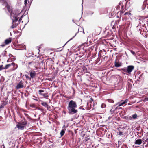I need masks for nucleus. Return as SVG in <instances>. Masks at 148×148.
<instances>
[{
    "instance_id": "nucleus-23",
    "label": "nucleus",
    "mask_w": 148,
    "mask_h": 148,
    "mask_svg": "<svg viewBox=\"0 0 148 148\" xmlns=\"http://www.w3.org/2000/svg\"><path fill=\"white\" fill-rule=\"evenodd\" d=\"M130 52H131V53L134 56H136V53L135 52L133 51V50H130Z\"/></svg>"
},
{
    "instance_id": "nucleus-57",
    "label": "nucleus",
    "mask_w": 148,
    "mask_h": 148,
    "mask_svg": "<svg viewBox=\"0 0 148 148\" xmlns=\"http://www.w3.org/2000/svg\"><path fill=\"white\" fill-rule=\"evenodd\" d=\"M93 13V12H92L91 14H92Z\"/></svg>"
},
{
    "instance_id": "nucleus-20",
    "label": "nucleus",
    "mask_w": 148,
    "mask_h": 148,
    "mask_svg": "<svg viewBox=\"0 0 148 148\" xmlns=\"http://www.w3.org/2000/svg\"><path fill=\"white\" fill-rule=\"evenodd\" d=\"M47 93H43L42 94H41V95L43 96L45 98H47L49 96L47 95Z\"/></svg>"
},
{
    "instance_id": "nucleus-51",
    "label": "nucleus",
    "mask_w": 148,
    "mask_h": 148,
    "mask_svg": "<svg viewBox=\"0 0 148 148\" xmlns=\"http://www.w3.org/2000/svg\"><path fill=\"white\" fill-rule=\"evenodd\" d=\"M28 22L29 21V18L28 16Z\"/></svg>"
},
{
    "instance_id": "nucleus-6",
    "label": "nucleus",
    "mask_w": 148,
    "mask_h": 148,
    "mask_svg": "<svg viewBox=\"0 0 148 148\" xmlns=\"http://www.w3.org/2000/svg\"><path fill=\"white\" fill-rule=\"evenodd\" d=\"M114 65L115 67H121L122 66V64L120 62L116 61V60H115L114 62Z\"/></svg>"
},
{
    "instance_id": "nucleus-33",
    "label": "nucleus",
    "mask_w": 148,
    "mask_h": 148,
    "mask_svg": "<svg viewBox=\"0 0 148 148\" xmlns=\"http://www.w3.org/2000/svg\"><path fill=\"white\" fill-rule=\"evenodd\" d=\"M46 108H47L48 110H49V109L51 108L50 106L48 105H47V106L46 107Z\"/></svg>"
},
{
    "instance_id": "nucleus-39",
    "label": "nucleus",
    "mask_w": 148,
    "mask_h": 148,
    "mask_svg": "<svg viewBox=\"0 0 148 148\" xmlns=\"http://www.w3.org/2000/svg\"><path fill=\"white\" fill-rule=\"evenodd\" d=\"M109 102H110V103H113L114 102V101L113 100H110L109 101Z\"/></svg>"
},
{
    "instance_id": "nucleus-28",
    "label": "nucleus",
    "mask_w": 148,
    "mask_h": 148,
    "mask_svg": "<svg viewBox=\"0 0 148 148\" xmlns=\"http://www.w3.org/2000/svg\"><path fill=\"white\" fill-rule=\"evenodd\" d=\"M122 71L126 72V68L125 67H124L123 68L121 69V72Z\"/></svg>"
},
{
    "instance_id": "nucleus-47",
    "label": "nucleus",
    "mask_w": 148,
    "mask_h": 148,
    "mask_svg": "<svg viewBox=\"0 0 148 148\" xmlns=\"http://www.w3.org/2000/svg\"><path fill=\"white\" fill-rule=\"evenodd\" d=\"M65 128V125H64L63 126V127L62 128H63V129H64Z\"/></svg>"
},
{
    "instance_id": "nucleus-44",
    "label": "nucleus",
    "mask_w": 148,
    "mask_h": 148,
    "mask_svg": "<svg viewBox=\"0 0 148 148\" xmlns=\"http://www.w3.org/2000/svg\"><path fill=\"white\" fill-rule=\"evenodd\" d=\"M10 60V58H9L8 60L7 61V62H10V61H9V60Z\"/></svg>"
},
{
    "instance_id": "nucleus-7",
    "label": "nucleus",
    "mask_w": 148,
    "mask_h": 148,
    "mask_svg": "<svg viewBox=\"0 0 148 148\" xmlns=\"http://www.w3.org/2000/svg\"><path fill=\"white\" fill-rule=\"evenodd\" d=\"M16 127L18 128V129L21 130H23L24 129V127L22 124H21L19 123H18V124L16 125Z\"/></svg>"
},
{
    "instance_id": "nucleus-41",
    "label": "nucleus",
    "mask_w": 148,
    "mask_h": 148,
    "mask_svg": "<svg viewBox=\"0 0 148 148\" xmlns=\"http://www.w3.org/2000/svg\"><path fill=\"white\" fill-rule=\"evenodd\" d=\"M18 23H18L17 24L16 23H14V25L15 27H16L17 26V25H18Z\"/></svg>"
},
{
    "instance_id": "nucleus-35",
    "label": "nucleus",
    "mask_w": 148,
    "mask_h": 148,
    "mask_svg": "<svg viewBox=\"0 0 148 148\" xmlns=\"http://www.w3.org/2000/svg\"><path fill=\"white\" fill-rule=\"evenodd\" d=\"M131 13L130 12H126L124 14V15H130V14Z\"/></svg>"
},
{
    "instance_id": "nucleus-24",
    "label": "nucleus",
    "mask_w": 148,
    "mask_h": 148,
    "mask_svg": "<svg viewBox=\"0 0 148 148\" xmlns=\"http://www.w3.org/2000/svg\"><path fill=\"white\" fill-rule=\"evenodd\" d=\"M96 0H89V2L90 3H95Z\"/></svg>"
},
{
    "instance_id": "nucleus-11",
    "label": "nucleus",
    "mask_w": 148,
    "mask_h": 148,
    "mask_svg": "<svg viewBox=\"0 0 148 148\" xmlns=\"http://www.w3.org/2000/svg\"><path fill=\"white\" fill-rule=\"evenodd\" d=\"M30 106L31 107H32V108H36V109H38V110H40L42 111H43V109H41L40 108H39V107H36L35 105L34 104H30Z\"/></svg>"
},
{
    "instance_id": "nucleus-61",
    "label": "nucleus",
    "mask_w": 148,
    "mask_h": 148,
    "mask_svg": "<svg viewBox=\"0 0 148 148\" xmlns=\"http://www.w3.org/2000/svg\"><path fill=\"white\" fill-rule=\"evenodd\" d=\"M5 53H6V51H5Z\"/></svg>"
},
{
    "instance_id": "nucleus-17",
    "label": "nucleus",
    "mask_w": 148,
    "mask_h": 148,
    "mask_svg": "<svg viewBox=\"0 0 148 148\" xmlns=\"http://www.w3.org/2000/svg\"><path fill=\"white\" fill-rule=\"evenodd\" d=\"M65 131V130L64 129H63L61 131L60 134L61 137L64 134Z\"/></svg>"
},
{
    "instance_id": "nucleus-1",
    "label": "nucleus",
    "mask_w": 148,
    "mask_h": 148,
    "mask_svg": "<svg viewBox=\"0 0 148 148\" xmlns=\"http://www.w3.org/2000/svg\"><path fill=\"white\" fill-rule=\"evenodd\" d=\"M77 107V105L75 101L72 100L70 101L67 107L69 114L70 115H73L77 113L78 111L76 109Z\"/></svg>"
},
{
    "instance_id": "nucleus-36",
    "label": "nucleus",
    "mask_w": 148,
    "mask_h": 148,
    "mask_svg": "<svg viewBox=\"0 0 148 148\" xmlns=\"http://www.w3.org/2000/svg\"><path fill=\"white\" fill-rule=\"evenodd\" d=\"M28 0H25L24 4L25 5H26L27 4Z\"/></svg>"
},
{
    "instance_id": "nucleus-22",
    "label": "nucleus",
    "mask_w": 148,
    "mask_h": 148,
    "mask_svg": "<svg viewBox=\"0 0 148 148\" xmlns=\"http://www.w3.org/2000/svg\"><path fill=\"white\" fill-rule=\"evenodd\" d=\"M5 105L3 103H2L1 105H0V111L2 110V108L4 107Z\"/></svg>"
},
{
    "instance_id": "nucleus-4",
    "label": "nucleus",
    "mask_w": 148,
    "mask_h": 148,
    "mask_svg": "<svg viewBox=\"0 0 148 148\" xmlns=\"http://www.w3.org/2000/svg\"><path fill=\"white\" fill-rule=\"evenodd\" d=\"M23 82L21 80L18 84L16 86V89L22 88L23 87Z\"/></svg>"
},
{
    "instance_id": "nucleus-49",
    "label": "nucleus",
    "mask_w": 148,
    "mask_h": 148,
    "mask_svg": "<svg viewBox=\"0 0 148 148\" xmlns=\"http://www.w3.org/2000/svg\"><path fill=\"white\" fill-rule=\"evenodd\" d=\"M11 57H15V56H13V55H11Z\"/></svg>"
},
{
    "instance_id": "nucleus-13",
    "label": "nucleus",
    "mask_w": 148,
    "mask_h": 148,
    "mask_svg": "<svg viewBox=\"0 0 148 148\" xmlns=\"http://www.w3.org/2000/svg\"><path fill=\"white\" fill-rule=\"evenodd\" d=\"M7 9L9 12L10 13V14L13 12H14V14H18V15L19 14V13H18V12L17 13V12H16L15 11H13L12 12L10 10H11L10 9V7L9 6L7 7Z\"/></svg>"
},
{
    "instance_id": "nucleus-14",
    "label": "nucleus",
    "mask_w": 148,
    "mask_h": 148,
    "mask_svg": "<svg viewBox=\"0 0 148 148\" xmlns=\"http://www.w3.org/2000/svg\"><path fill=\"white\" fill-rule=\"evenodd\" d=\"M12 66L13 67V69H12V70H14L16 69L18 67L17 64H15L14 63V64H12Z\"/></svg>"
},
{
    "instance_id": "nucleus-30",
    "label": "nucleus",
    "mask_w": 148,
    "mask_h": 148,
    "mask_svg": "<svg viewBox=\"0 0 148 148\" xmlns=\"http://www.w3.org/2000/svg\"><path fill=\"white\" fill-rule=\"evenodd\" d=\"M44 91L43 90H40L38 91L40 95H41V94H42L43 93H41V92H44Z\"/></svg>"
},
{
    "instance_id": "nucleus-2",
    "label": "nucleus",
    "mask_w": 148,
    "mask_h": 148,
    "mask_svg": "<svg viewBox=\"0 0 148 148\" xmlns=\"http://www.w3.org/2000/svg\"><path fill=\"white\" fill-rule=\"evenodd\" d=\"M18 14H14V12L11 14V18L12 21L13 25L11 26V28H14L15 27L14 23L16 22L18 20Z\"/></svg>"
},
{
    "instance_id": "nucleus-59",
    "label": "nucleus",
    "mask_w": 148,
    "mask_h": 148,
    "mask_svg": "<svg viewBox=\"0 0 148 148\" xmlns=\"http://www.w3.org/2000/svg\"><path fill=\"white\" fill-rule=\"evenodd\" d=\"M122 73H123V74H125V73H123V72H122Z\"/></svg>"
},
{
    "instance_id": "nucleus-34",
    "label": "nucleus",
    "mask_w": 148,
    "mask_h": 148,
    "mask_svg": "<svg viewBox=\"0 0 148 148\" xmlns=\"http://www.w3.org/2000/svg\"><path fill=\"white\" fill-rule=\"evenodd\" d=\"M119 135L121 136L123 135V132L121 131H119Z\"/></svg>"
},
{
    "instance_id": "nucleus-64",
    "label": "nucleus",
    "mask_w": 148,
    "mask_h": 148,
    "mask_svg": "<svg viewBox=\"0 0 148 148\" xmlns=\"http://www.w3.org/2000/svg\"><path fill=\"white\" fill-rule=\"evenodd\" d=\"M83 33L84 34V31H83Z\"/></svg>"
},
{
    "instance_id": "nucleus-18",
    "label": "nucleus",
    "mask_w": 148,
    "mask_h": 148,
    "mask_svg": "<svg viewBox=\"0 0 148 148\" xmlns=\"http://www.w3.org/2000/svg\"><path fill=\"white\" fill-rule=\"evenodd\" d=\"M26 56L27 58H31L33 60H34V57L33 56L31 55L30 53L29 54H27Z\"/></svg>"
},
{
    "instance_id": "nucleus-12",
    "label": "nucleus",
    "mask_w": 148,
    "mask_h": 148,
    "mask_svg": "<svg viewBox=\"0 0 148 148\" xmlns=\"http://www.w3.org/2000/svg\"><path fill=\"white\" fill-rule=\"evenodd\" d=\"M0 2L2 3V5H5L6 6L8 5V3L6 1V0H0Z\"/></svg>"
},
{
    "instance_id": "nucleus-52",
    "label": "nucleus",
    "mask_w": 148,
    "mask_h": 148,
    "mask_svg": "<svg viewBox=\"0 0 148 148\" xmlns=\"http://www.w3.org/2000/svg\"><path fill=\"white\" fill-rule=\"evenodd\" d=\"M82 10H83V6L82 5Z\"/></svg>"
},
{
    "instance_id": "nucleus-25",
    "label": "nucleus",
    "mask_w": 148,
    "mask_h": 148,
    "mask_svg": "<svg viewBox=\"0 0 148 148\" xmlns=\"http://www.w3.org/2000/svg\"><path fill=\"white\" fill-rule=\"evenodd\" d=\"M132 116V118L133 119H136L137 118V115L136 114H134Z\"/></svg>"
},
{
    "instance_id": "nucleus-63",
    "label": "nucleus",
    "mask_w": 148,
    "mask_h": 148,
    "mask_svg": "<svg viewBox=\"0 0 148 148\" xmlns=\"http://www.w3.org/2000/svg\"><path fill=\"white\" fill-rule=\"evenodd\" d=\"M106 130H105V132H106Z\"/></svg>"
},
{
    "instance_id": "nucleus-58",
    "label": "nucleus",
    "mask_w": 148,
    "mask_h": 148,
    "mask_svg": "<svg viewBox=\"0 0 148 148\" xmlns=\"http://www.w3.org/2000/svg\"><path fill=\"white\" fill-rule=\"evenodd\" d=\"M72 21H73V22H74V20H73H73H72Z\"/></svg>"
},
{
    "instance_id": "nucleus-3",
    "label": "nucleus",
    "mask_w": 148,
    "mask_h": 148,
    "mask_svg": "<svg viewBox=\"0 0 148 148\" xmlns=\"http://www.w3.org/2000/svg\"><path fill=\"white\" fill-rule=\"evenodd\" d=\"M134 69V66L133 65H129L126 68V73L129 74H131L132 70Z\"/></svg>"
},
{
    "instance_id": "nucleus-60",
    "label": "nucleus",
    "mask_w": 148,
    "mask_h": 148,
    "mask_svg": "<svg viewBox=\"0 0 148 148\" xmlns=\"http://www.w3.org/2000/svg\"><path fill=\"white\" fill-rule=\"evenodd\" d=\"M137 62L138 63H140V62Z\"/></svg>"
},
{
    "instance_id": "nucleus-10",
    "label": "nucleus",
    "mask_w": 148,
    "mask_h": 148,
    "mask_svg": "<svg viewBox=\"0 0 148 148\" xmlns=\"http://www.w3.org/2000/svg\"><path fill=\"white\" fill-rule=\"evenodd\" d=\"M30 75L32 78H34L36 75V73L34 71H31L30 72Z\"/></svg>"
},
{
    "instance_id": "nucleus-9",
    "label": "nucleus",
    "mask_w": 148,
    "mask_h": 148,
    "mask_svg": "<svg viewBox=\"0 0 148 148\" xmlns=\"http://www.w3.org/2000/svg\"><path fill=\"white\" fill-rule=\"evenodd\" d=\"M128 101L127 99H125L124 101H123V100L121 101V102H120L119 104H118V106H123V105L125 104L126 103H127Z\"/></svg>"
},
{
    "instance_id": "nucleus-42",
    "label": "nucleus",
    "mask_w": 148,
    "mask_h": 148,
    "mask_svg": "<svg viewBox=\"0 0 148 148\" xmlns=\"http://www.w3.org/2000/svg\"><path fill=\"white\" fill-rule=\"evenodd\" d=\"M83 70H86V69H87V68H86V67H85V66H84V67H83Z\"/></svg>"
},
{
    "instance_id": "nucleus-27",
    "label": "nucleus",
    "mask_w": 148,
    "mask_h": 148,
    "mask_svg": "<svg viewBox=\"0 0 148 148\" xmlns=\"http://www.w3.org/2000/svg\"><path fill=\"white\" fill-rule=\"evenodd\" d=\"M106 106L105 104H104V103H102L101 105V108H105Z\"/></svg>"
},
{
    "instance_id": "nucleus-40",
    "label": "nucleus",
    "mask_w": 148,
    "mask_h": 148,
    "mask_svg": "<svg viewBox=\"0 0 148 148\" xmlns=\"http://www.w3.org/2000/svg\"><path fill=\"white\" fill-rule=\"evenodd\" d=\"M119 106H118H118H117L116 107V108L114 109V111H115V110H116L117 109H118L119 107Z\"/></svg>"
},
{
    "instance_id": "nucleus-50",
    "label": "nucleus",
    "mask_w": 148,
    "mask_h": 148,
    "mask_svg": "<svg viewBox=\"0 0 148 148\" xmlns=\"http://www.w3.org/2000/svg\"><path fill=\"white\" fill-rule=\"evenodd\" d=\"M122 109V108L119 107L118 109Z\"/></svg>"
},
{
    "instance_id": "nucleus-5",
    "label": "nucleus",
    "mask_w": 148,
    "mask_h": 148,
    "mask_svg": "<svg viewBox=\"0 0 148 148\" xmlns=\"http://www.w3.org/2000/svg\"><path fill=\"white\" fill-rule=\"evenodd\" d=\"M11 42V40L10 39H6L5 41V44L3 43L0 46L2 47H3L5 46V45H7L10 43Z\"/></svg>"
},
{
    "instance_id": "nucleus-37",
    "label": "nucleus",
    "mask_w": 148,
    "mask_h": 148,
    "mask_svg": "<svg viewBox=\"0 0 148 148\" xmlns=\"http://www.w3.org/2000/svg\"><path fill=\"white\" fill-rule=\"evenodd\" d=\"M23 15L20 18L19 20V21H18V23H19V21L20 22L21 21V20H22V18L23 17Z\"/></svg>"
},
{
    "instance_id": "nucleus-54",
    "label": "nucleus",
    "mask_w": 148,
    "mask_h": 148,
    "mask_svg": "<svg viewBox=\"0 0 148 148\" xmlns=\"http://www.w3.org/2000/svg\"><path fill=\"white\" fill-rule=\"evenodd\" d=\"M11 54H9V56H11Z\"/></svg>"
},
{
    "instance_id": "nucleus-8",
    "label": "nucleus",
    "mask_w": 148,
    "mask_h": 148,
    "mask_svg": "<svg viewBox=\"0 0 148 148\" xmlns=\"http://www.w3.org/2000/svg\"><path fill=\"white\" fill-rule=\"evenodd\" d=\"M142 142V140L140 139H136L134 143L135 144L140 145Z\"/></svg>"
},
{
    "instance_id": "nucleus-53",
    "label": "nucleus",
    "mask_w": 148,
    "mask_h": 148,
    "mask_svg": "<svg viewBox=\"0 0 148 148\" xmlns=\"http://www.w3.org/2000/svg\"><path fill=\"white\" fill-rule=\"evenodd\" d=\"M72 88V89H73V91H74V89L73 88Z\"/></svg>"
},
{
    "instance_id": "nucleus-29",
    "label": "nucleus",
    "mask_w": 148,
    "mask_h": 148,
    "mask_svg": "<svg viewBox=\"0 0 148 148\" xmlns=\"http://www.w3.org/2000/svg\"><path fill=\"white\" fill-rule=\"evenodd\" d=\"M114 111H115L114 109L113 110L112 109H111L110 111V113L111 114H112Z\"/></svg>"
},
{
    "instance_id": "nucleus-48",
    "label": "nucleus",
    "mask_w": 148,
    "mask_h": 148,
    "mask_svg": "<svg viewBox=\"0 0 148 148\" xmlns=\"http://www.w3.org/2000/svg\"><path fill=\"white\" fill-rule=\"evenodd\" d=\"M93 33V36H95L96 35L95 34V33Z\"/></svg>"
},
{
    "instance_id": "nucleus-45",
    "label": "nucleus",
    "mask_w": 148,
    "mask_h": 148,
    "mask_svg": "<svg viewBox=\"0 0 148 148\" xmlns=\"http://www.w3.org/2000/svg\"><path fill=\"white\" fill-rule=\"evenodd\" d=\"M32 63V62H28V64L29 65H30Z\"/></svg>"
},
{
    "instance_id": "nucleus-15",
    "label": "nucleus",
    "mask_w": 148,
    "mask_h": 148,
    "mask_svg": "<svg viewBox=\"0 0 148 148\" xmlns=\"http://www.w3.org/2000/svg\"><path fill=\"white\" fill-rule=\"evenodd\" d=\"M14 64V62H12L11 64H7L5 65V67H4L5 69H7L9 67L12 66V64Z\"/></svg>"
},
{
    "instance_id": "nucleus-19",
    "label": "nucleus",
    "mask_w": 148,
    "mask_h": 148,
    "mask_svg": "<svg viewBox=\"0 0 148 148\" xmlns=\"http://www.w3.org/2000/svg\"><path fill=\"white\" fill-rule=\"evenodd\" d=\"M41 104L43 106L46 107L47 105H48L46 102H42L41 103Z\"/></svg>"
},
{
    "instance_id": "nucleus-62",
    "label": "nucleus",
    "mask_w": 148,
    "mask_h": 148,
    "mask_svg": "<svg viewBox=\"0 0 148 148\" xmlns=\"http://www.w3.org/2000/svg\"><path fill=\"white\" fill-rule=\"evenodd\" d=\"M147 22L148 23V21H147Z\"/></svg>"
},
{
    "instance_id": "nucleus-31",
    "label": "nucleus",
    "mask_w": 148,
    "mask_h": 148,
    "mask_svg": "<svg viewBox=\"0 0 148 148\" xmlns=\"http://www.w3.org/2000/svg\"><path fill=\"white\" fill-rule=\"evenodd\" d=\"M4 69H5L4 67H3V65H0V71Z\"/></svg>"
},
{
    "instance_id": "nucleus-38",
    "label": "nucleus",
    "mask_w": 148,
    "mask_h": 148,
    "mask_svg": "<svg viewBox=\"0 0 148 148\" xmlns=\"http://www.w3.org/2000/svg\"><path fill=\"white\" fill-rule=\"evenodd\" d=\"M148 101V97H145L144 99V101Z\"/></svg>"
},
{
    "instance_id": "nucleus-26",
    "label": "nucleus",
    "mask_w": 148,
    "mask_h": 148,
    "mask_svg": "<svg viewBox=\"0 0 148 148\" xmlns=\"http://www.w3.org/2000/svg\"><path fill=\"white\" fill-rule=\"evenodd\" d=\"M120 103L119 102H118L115 105H114V106H112V109H113V110H114V109L115 108H114L117 105H118V104H119Z\"/></svg>"
},
{
    "instance_id": "nucleus-32",
    "label": "nucleus",
    "mask_w": 148,
    "mask_h": 148,
    "mask_svg": "<svg viewBox=\"0 0 148 148\" xmlns=\"http://www.w3.org/2000/svg\"><path fill=\"white\" fill-rule=\"evenodd\" d=\"M93 33L92 34H90L88 37V39L89 38H90L91 37H93Z\"/></svg>"
},
{
    "instance_id": "nucleus-21",
    "label": "nucleus",
    "mask_w": 148,
    "mask_h": 148,
    "mask_svg": "<svg viewBox=\"0 0 148 148\" xmlns=\"http://www.w3.org/2000/svg\"><path fill=\"white\" fill-rule=\"evenodd\" d=\"M77 33H78V32H77V33H76L75 34V35H74V36L73 37H72V38H71V39H70L69 40H68V41H67V42H66V43L64 45L63 47H64V46H65V45H66V44H67V43L69 42V41L70 40H72V39H73V38L74 37H75L76 36V35H77Z\"/></svg>"
},
{
    "instance_id": "nucleus-43",
    "label": "nucleus",
    "mask_w": 148,
    "mask_h": 148,
    "mask_svg": "<svg viewBox=\"0 0 148 148\" xmlns=\"http://www.w3.org/2000/svg\"><path fill=\"white\" fill-rule=\"evenodd\" d=\"M118 71H120L121 72V69H117Z\"/></svg>"
},
{
    "instance_id": "nucleus-55",
    "label": "nucleus",
    "mask_w": 148,
    "mask_h": 148,
    "mask_svg": "<svg viewBox=\"0 0 148 148\" xmlns=\"http://www.w3.org/2000/svg\"><path fill=\"white\" fill-rule=\"evenodd\" d=\"M51 62H53V61L52 60H51Z\"/></svg>"
},
{
    "instance_id": "nucleus-16",
    "label": "nucleus",
    "mask_w": 148,
    "mask_h": 148,
    "mask_svg": "<svg viewBox=\"0 0 148 148\" xmlns=\"http://www.w3.org/2000/svg\"><path fill=\"white\" fill-rule=\"evenodd\" d=\"M21 124H22V125H23L24 127L27 125V122L25 121H23L22 122H19Z\"/></svg>"
},
{
    "instance_id": "nucleus-46",
    "label": "nucleus",
    "mask_w": 148,
    "mask_h": 148,
    "mask_svg": "<svg viewBox=\"0 0 148 148\" xmlns=\"http://www.w3.org/2000/svg\"><path fill=\"white\" fill-rule=\"evenodd\" d=\"M79 108L80 109H82V110H84V108H82V107H80Z\"/></svg>"
},
{
    "instance_id": "nucleus-56",
    "label": "nucleus",
    "mask_w": 148,
    "mask_h": 148,
    "mask_svg": "<svg viewBox=\"0 0 148 148\" xmlns=\"http://www.w3.org/2000/svg\"><path fill=\"white\" fill-rule=\"evenodd\" d=\"M26 77L27 78H29V77L28 76V77H27L26 76Z\"/></svg>"
}]
</instances>
